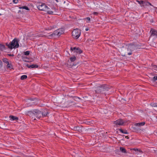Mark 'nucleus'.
Segmentation results:
<instances>
[{"mask_svg": "<svg viewBox=\"0 0 157 157\" xmlns=\"http://www.w3.org/2000/svg\"><path fill=\"white\" fill-rule=\"evenodd\" d=\"M119 131L121 132L122 133L124 134H128V133L127 132V131L126 130H123L122 129H120Z\"/></svg>", "mask_w": 157, "mask_h": 157, "instance_id": "obj_23", "label": "nucleus"}, {"mask_svg": "<svg viewBox=\"0 0 157 157\" xmlns=\"http://www.w3.org/2000/svg\"><path fill=\"white\" fill-rule=\"evenodd\" d=\"M143 1H144L136 0V2H137L141 6H142Z\"/></svg>", "mask_w": 157, "mask_h": 157, "instance_id": "obj_29", "label": "nucleus"}, {"mask_svg": "<svg viewBox=\"0 0 157 157\" xmlns=\"http://www.w3.org/2000/svg\"><path fill=\"white\" fill-rule=\"evenodd\" d=\"M58 30V36H60L62 34L64 33L63 30L62 29H57Z\"/></svg>", "mask_w": 157, "mask_h": 157, "instance_id": "obj_16", "label": "nucleus"}, {"mask_svg": "<svg viewBox=\"0 0 157 157\" xmlns=\"http://www.w3.org/2000/svg\"><path fill=\"white\" fill-rule=\"evenodd\" d=\"M48 113V111L46 109H44L41 112V116L43 117H46Z\"/></svg>", "mask_w": 157, "mask_h": 157, "instance_id": "obj_12", "label": "nucleus"}, {"mask_svg": "<svg viewBox=\"0 0 157 157\" xmlns=\"http://www.w3.org/2000/svg\"><path fill=\"white\" fill-rule=\"evenodd\" d=\"M22 59L24 61L26 62H29V61L28 60V58L26 57L25 56H22Z\"/></svg>", "mask_w": 157, "mask_h": 157, "instance_id": "obj_26", "label": "nucleus"}, {"mask_svg": "<svg viewBox=\"0 0 157 157\" xmlns=\"http://www.w3.org/2000/svg\"><path fill=\"white\" fill-rule=\"evenodd\" d=\"M9 55L10 56H14V55L13 54H9Z\"/></svg>", "mask_w": 157, "mask_h": 157, "instance_id": "obj_40", "label": "nucleus"}, {"mask_svg": "<svg viewBox=\"0 0 157 157\" xmlns=\"http://www.w3.org/2000/svg\"><path fill=\"white\" fill-rule=\"evenodd\" d=\"M125 138L127 139H129V137L128 136H126Z\"/></svg>", "mask_w": 157, "mask_h": 157, "instance_id": "obj_42", "label": "nucleus"}, {"mask_svg": "<svg viewBox=\"0 0 157 157\" xmlns=\"http://www.w3.org/2000/svg\"><path fill=\"white\" fill-rule=\"evenodd\" d=\"M149 5V2L146 1H144L142 6H141V7H143L144 8H145L146 6Z\"/></svg>", "mask_w": 157, "mask_h": 157, "instance_id": "obj_15", "label": "nucleus"}, {"mask_svg": "<svg viewBox=\"0 0 157 157\" xmlns=\"http://www.w3.org/2000/svg\"><path fill=\"white\" fill-rule=\"evenodd\" d=\"M13 2L15 3H16L17 2L18 0H13Z\"/></svg>", "mask_w": 157, "mask_h": 157, "instance_id": "obj_36", "label": "nucleus"}, {"mask_svg": "<svg viewBox=\"0 0 157 157\" xmlns=\"http://www.w3.org/2000/svg\"><path fill=\"white\" fill-rule=\"evenodd\" d=\"M26 66L29 68H37L38 67V66L36 64H32L31 65H29L28 64H26Z\"/></svg>", "mask_w": 157, "mask_h": 157, "instance_id": "obj_14", "label": "nucleus"}, {"mask_svg": "<svg viewBox=\"0 0 157 157\" xmlns=\"http://www.w3.org/2000/svg\"><path fill=\"white\" fill-rule=\"evenodd\" d=\"M70 59L71 62H74L76 59V57L75 56L72 57L70 58Z\"/></svg>", "mask_w": 157, "mask_h": 157, "instance_id": "obj_24", "label": "nucleus"}, {"mask_svg": "<svg viewBox=\"0 0 157 157\" xmlns=\"http://www.w3.org/2000/svg\"><path fill=\"white\" fill-rule=\"evenodd\" d=\"M19 40L17 38H14L11 42L9 43H6V45L10 49L17 48L19 47Z\"/></svg>", "mask_w": 157, "mask_h": 157, "instance_id": "obj_1", "label": "nucleus"}, {"mask_svg": "<svg viewBox=\"0 0 157 157\" xmlns=\"http://www.w3.org/2000/svg\"><path fill=\"white\" fill-rule=\"evenodd\" d=\"M150 32L151 33V36H155V37H157V31L155 29H151Z\"/></svg>", "mask_w": 157, "mask_h": 157, "instance_id": "obj_10", "label": "nucleus"}, {"mask_svg": "<svg viewBox=\"0 0 157 157\" xmlns=\"http://www.w3.org/2000/svg\"><path fill=\"white\" fill-rule=\"evenodd\" d=\"M47 9V10H46L45 11L47 13L49 14H56L55 13H56L57 10L54 6L51 8L48 6Z\"/></svg>", "mask_w": 157, "mask_h": 157, "instance_id": "obj_5", "label": "nucleus"}, {"mask_svg": "<svg viewBox=\"0 0 157 157\" xmlns=\"http://www.w3.org/2000/svg\"><path fill=\"white\" fill-rule=\"evenodd\" d=\"M70 49L71 51H73L74 52H75L78 54H80L82 52V51L81 50V49L78 47H71Z\"/></svg>", "mask_w": 157, "mask_h": 157, "instance_id": "obj_7", "label": "nucleus"}, {"mask_svg": "<svg viewBox=\"0 0 157 157\" xmlns=\"http://www.w3.org/2000/svg\"><path fill=\"white\" fill-rule=\"evenodd\" d=\"M30 52L29 51H26L24 52L25 55H29Z\"/></svg>", "mask_w": 157, "mask_h": 157, "instance_id": "obj_31", "label": "nucleus"}, {"mask_svg": "<svg viewBox=\"0 0 157 157\" xmlns=\"http://www.w3.org/2000/svg\"><path fill=\"white\" fill-rule=\"evenodd\" d=\"M35 116L37 118L40 119L41 117V112L38 110H35Z\"/></svg>", "mask_w": 157, "mask_h": 157, "instance_id": "obj_9", "label": "nucleus"}, {"mask_svg": "<svg viewBox=\"0 0 157 157\" xmlns=\"http://www.w3.org/2000/svg\"><path fill=\"white\" fill-rule=\"evenodd\" d=\"M81 33V31L78 29H75L72 32V36L73 38L78 39L80 36Z\"/></svg>", "mask_w": 157, "mask_h": 157, "instance_id": "obj_4", "label": "nucleus"}, {"mask_svg": "<svg viewBox=\"0 0 157 157\" xmlns=\"http://www.w3.org/2000/svg\"><path fill=\"white\" fill-rule=\"evenodd\" d=\"M150 105L152 107H157V103H151L150 104Z\"/></svg>", "mask_w": 157, "mask_h": 157, "instance_id": "obj_25", "label": "nucleus"}, {"mask_svg": "<svg viewBox=\"0 0 157 157\" xmlns=\"http://www.w3.org/2000/svg\"><path fill=\"white\" fill-rule=\"evenodd\" d=\"M2 65V62L1 60H0V67H1Z\"/></svg>", "mask_w": 157, "mask_h": 157, "instance_id": "obj_37", "label": "nucleus"}, {"mask_svg": "<svg viewBox=\"0 0 157 157\" xmlns=\"http://www.w3.org/2000/svg\"><path fill=\"white\" fill-rule=\"evenodd\" d=\"M123 51H124V52H125V50L124 51V50H123Z\"/></svg>", "mask_w": 157, "mask_h": 157, "instance_id": "obj_44", "label": "nucleus"}, {"mask_svg": "<svg viewBox=\"0 0 157 157\" xmlns=\"http://www.w3.org/2000/svg\"><path fill=\"white\" fill-rule=\"evenodd\" d=\"M5 46L4 45L0 44V50L2 51L5 49Z\"/></svg>", "mask_w": 157, "mask_h": 157, "instance_id": "obj_21", "label": "nucleus"}, {"mask_svg": "<svg viewBox=\"0 0 157 157\" xmlns=\"http://www.w3.org/2000/svg\"><path fill=\"white\" fill-rule=\"evenodd\" d=\"M27 115L33 117L35 116V110L33 111H28L27 113Z\"/></svg>", "mask_w": 157, "mask_h": 157, "instance_id": "obj_13", "label": "nucleus"}, {"mask_svg": "<svg viewBox=\"0 0 157 157\" xmlns=\"http://www.w3.org/2000/svg\"><path fill=\"white\" fill-rule=\"evenodd\" d=\"M6 64H7L6 66V68L7 69L9 68L11 69L13 68V65L11 63H10L9 62Z\"/></svg>", "mask_w": 157, "mask_h": 157, "instance_id": "obj_18", "label": "nucleus"}, {"mask_svg": "<svg viewBox=\"0 0 157 157\" xmlns=\"http://www.w3.org/2000/svg\"><path fill=\"white\" fill-rule=\"evenodd\" d=\"M58 36V30H57L54 31L52 34L49 35V37H56Z\"/></svg>", "mask_w": 157, "mask_h": 157, "instance_id": "obj_11", "label": "nucleus"}, {"mask_svg": "<svg viewBox=\"0 0 157 157\" xmlns=\"http://www.w3.org/2000/svg\"><path fill=\"white\" fill-rule=\"evenodd\" d=\"M3 62L6 63V64H7L9 62L8 61V59L6 58H4L3 59Z\"/></svg>", "mask_w": 157, "mask_h": 157, "instance_id": "obj_27", "label": "nucleus"}, {"mask_svg": "<svg viewBox=\"0 0 157 157\" xmlns=\"http://www.w3.org/2000/svg\"><path fill=\"white\" fill-rule=\"evenodd\" d=\"M139 149L137 148H132L131 149V150H134L135 151H138Z\"/></svg>", "mask_w": 157, "mask_h": 157, "instance_id": "obj_32", "label": "nucleus"}, {"mask_svg": "<svg viewBox=\"0 0 157 157\" xmlns=\"http://www.w3.org/2000/svg\"><path fill=\"white\" fill-rule=\"evenodd\" d=\"M32 101H33V100H33V99H32Z\"/></svg>", "mask_w": 157, "mask_h": 157, "instance_id": "obj_45", "label": "nucleus"}, {"mask_svg": "<svg viewBox=\"0 0 157 157\" xmlns=\"http://www.w3.org/2000/svg\"><path fill=\"white\" fill-rule=\"evenodd\" d=\"M86 19L87 20L89 21L90 20V18L89 17H87L86 18Z\"/></svg>", "mask_w": 157, "mask_h": 157, "instance_id": "obj_35", "label": "nucleus"}, {"mask_svg": "<svg viewBox=\"0 0 157 157\" xmlns=\"http://www.w3.org/2000/svg\"><path fill=\"white\" fill-rule=\"evenodd\" d=\"M19 9H25L26 10H29V9L28 7L26 6H23L21 7H19Z\"/></svg>", "mask_w": 157, "mask_h": 157, "instance_id": "obj_22", "label": "nucleus"}, {"mask_svg": "<svg viewBox=\"0 0 157 157\" xmlns=\"http://www.w3.org/2000/svg\"><path fill=\"white\" fill-rule=\"evenodd\" d=\"M145 124V122H140V123H136L135 125L136 126H143Z\"/></svg>", "mask_w": 157, "mask_h": 157, "instance_id": "obj_17", "label": "nucleus"}, {"mask_svg": "<svg viewBox=\"0 0 157 157\" xmlns=\"http://www.w3.org/2000/svg\"><path fill=\"white\" fill-rule=\"evenodd\" d=\"M126 49L124 52V54L123 56H129L132 54V52L135 49L136 46L134 44H129L126 46Z\"/></svg>", "mask_w": 157, "mask_h": 157, "instance_id": "obj_2", "label": "nucleus"}, {"mask_svg": "<svg viewBox=\"0 0 157 157\" xmlns=\"http://www.w3.org/2000/svg\"><path fill=\"white\" fill-rule=\"evenodd\" d=\"M47 7L45 3H40L37 6V8L39 10L45 11L47 10Z\"/></svg>", "mask_w": 157, "mask_h": 157, "instance_id": "obj_6", "label": "nucleus"}, {"mask_svg": "<svg viewBox=\"0 0 157 157\" xmlns=\"http://www.w3.org/2000/svg\"><path fill=\"white\" fill-rule=\"evenodd\" d=\"M155 134L157 136V131L155 132Z\"/></svg>", "mask_w": 157, "mask_h": 157, "instance_id": "obj_39", "label": "nucleus"}, {"mask_svg": "<svg viewBox=\"0 0 157 157\" xmlns=\"http://www.w3.org/2000/svg\"><path fill=\"white\" fill-rule=\"evenodd\" d=\"M124 123V121L122 119H119L114 122V124L117 126L123 125Z\"/></svg>", "mask_w": 157, "mask_h": 157, "instance_id": "obj_8", "label": "nucleus"}, {"mask_svg": "<svg viewBox=\"0 0 157 157\" xmlns=\"http://www.w3.org/2000/svg\"><path fill=\"white\" fill-rule=\"evenodd\" d=\"M10 119L12 121L17 120L18 119V118L17 117L13 116H10Z\"/></svg>", "mask_w": 157, "mask_h": 157, "instance_id": "obj_19", "label": "nucleus"}, {"mask_svg": "<svg viewBox=\"0 0 157 157\" xmlns=\"http://www.w3.org/2000/svg\"><path fill=\"white\" fill-rule=\"evenodd\" d=\"M27 76L25 75H22L21 77V80H24L26 79L27 78Z\"/></svg>", "mask_w": 157, "mask_h": 157, "instance_id": "obj_28", "label": "nucleus"}, {"mask_svg": "<svg viewBox=\"0 0 157 157\" xmlns=\"http://www.w3.org/2000/svg\"><path fill=\"white\" fill-rule=\"evenodd\" d=\"M85 30H86V31H88V28H86V29H85Z\"/></svg>", "mask_w": 157, "mask_h": 157, "instance_id": "obj_43", "label": "nucleus"}, {"mask_svg": "<svg viewBox=\"0 0 157 157\" xmlns=\"http://www.w3.org/2000/svg\"><path fill=\"white\" fill-rule=\"evenodd\" d=\"M120 150L123 153H127L126 150L124 147H120Z\"/></svg>", "mask_w": 157, "mask_h": 157, "instance_id": "obj_20", "label": "nucleus"}, {"mask_svg": "<svg viewBox=\"0 0 157 157\" xmlns=\"http://www.w3.org/2000/svg\"><path fill=\"white\" fill-rule=\"evenodd\" d=\"M98 14V13L97 12H94L93 13V14L95 15H97Z\"/></svg>", "mask_w": 157, "mask_h": 157, "instance_id": "obj_38", "label": "nucleus"}, {"mask_svg": "<svg viewBox=\"0 0 157 157\" xmlns=\"http://www.w3.org/2000/svg\"><path fill=\"white\" fill-rule=\"evenodd\" d=\"M152 66L153 68H154V69H155V70H157V65H152Z\"/></svg>", "mask_w": 157, "mask_h": 157, "instance_id": "obj_33", "label": "nucleus"}, {"mask_svg": "<svg viewBox=\"0 0 157 157\" xmlns=\"http://www.w3.org/2000/svg\"><path fill=\"white\" fill-rule=\"evenodd\" d=\"M39 36V37H40V36Z\"/></svg>", "mask_w": 157, "mask_h": 157, "instance_id": "obj_46", "label": "nucleus"}, {"mask_svg": "<svg viewBox=\"0 0 157 157\" xmlns=\"http://www.w3.org/2000/svg\"><path fill=\"white\" fill-rule=\"evenodd\" d=\"M95 91L97 93H101L105 91H107L109 89V87L106 86L102 85L98 86L95 88Z\"/></svg>", "mask_w": 157, "mask_h": 157, "instance_id": "obj_3", "label": "nucleus"}, {"mask_svg": "<svg viewBox=\"0 0 157 157\" xmlns=\"http://www.w3.org/2000/svg\"><path fill=\"white\" fill-rule=\"evenodd\" d=\"M157 80V76H154L153 78V80L154 81H155L156 80Z\"/></svg>", "mask_w": 157, "mask_h": 157, "instance_id": "obj_34", "label": "nucleus"}, {"mask_svg": "<svg viewBox=\"0 0 157 157\" xmlns=\"http://www.w3.org/2000/svg\"><path fill=\"white\" fill-rule=\"evenodd\" d=\"M143 153V152L140 149H139V150L137 151V153H136V154H137L138 155L139 154H142Z\"/></svg>", "mask_w": 157, "mask_h": 157, "instance_id": "obj_30", "label": "nucleus"}, {"mask_svg": "<svg viewBox=\"0 0 157 157\" xmlns=\"http://www.w3.org/2000/svg\"><path fill=\"white\" fill-rule=\"evenodd\" d=\"M149 5H150V6H153V7H154L153 6L151 5V3H150V2H149Z\"/></svg>", "mask_w": 157, "mask_h": 157, "instance_id": "obj_41", "label": "nucleus"}]
</instances>
